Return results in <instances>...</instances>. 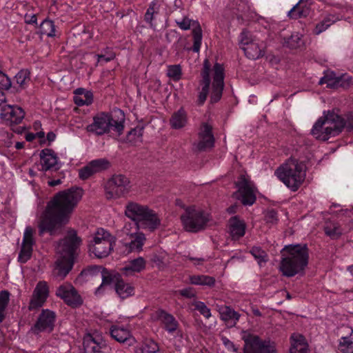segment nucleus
Here are the masks:
<instances>
[{"mask_svg": "<svg viewBox=\"0 0 353 353\" xmlns=\"http://www.w3.org/2000/svg\"><path fill=\"white\" fill-rule=\"evenodd\" d=\"M250 253L257 261V262L260 266L262 265V263H265L268 261V254L261 247L253 246L250 249Z\"/></svg>", "mask_w": 353, "mask_h": 353, "instance_id": "obj_41", "label": "nucleus"}, {"mask_svg": "<svg viewBox=\"0 0 353 353\" xmlns=\"http://www.w3.org/2000/svg\"><path fill=\"white\" fill-rule=\"evenodd\" d=\"M228 232L233 241L239 240L245 234L246 224L239 216L230 218L228 223Z\"/></svg>", "mask_w": 353, "mask_h": 353, "instance_id": "obj_22", "label": "nucleus"}, {"mask_svg": "<svg viewBox=\"0 0 353 353\" xmlns=\"http://www.w3.org/2000/svg\"><path fill=\"white\" fill-rule=\"evenodd\" d=\"M181 68L179 65H172L168 66V76L174 81H179L181 77Z\"/></svg>", "mask_w": 353, "mask_h": 353, "instance_id": "obj_52", "label": "nucleus"}, {"mask_svg": "<svg viewBox=\"0 0 353 353\" xmlns=\"http://www.w3.org/2000/svg\"><path fill=\"white\" fill-rule=\"evenodd\" d=\"M74 103L79 105H90V100L89 99L88 102H85L83 98L82 97H75L74 99Z\"/></svg>", "mask_w": 353, "mask_h": 353, "instance_id": "obj_63", "label": "nucleus"}, {"mask_svg": "<svg viewBox=\"0 0 353 353\" xmlns=\"http://www.w3.org/2000/svg\"><path fill=\"white\" fill-rule=\"evenodd\" d=\"M83 190L77 187L59 191L47 203L38 225L39 234L49 233L59 235L67 225L71 215L81 199Z\"/></svg>", "mask_w": 353, "mask_h": 353, "instance_id": "obj_1", "label": "nucleus"}, {"mask_svg": "<svg viewBox=\"0 0 353 353\" xmlns=\"http://www.w3.org/2000/svg\"><path fill=\"white\" fill-rule=\"evenodd\" d=\"M143 125H137L132 129L128 132L126 136V141L132 143H135L138 140H141L143 136Z\"/></svg>", "mask_w": 353, "mask_h": 353, "instance_id": "obj_43", "label": "nucleus"}, {"mask_svg": "<svg viewBox=\"0 0 353 353\" xmlns=\"http://www.w3.org/2000/svg\"><path fill=\"white\" fill-rule=\"evenodd\" d=\"M39 32L41 34L47 35L49 37L55 36V26L54 22L50 19H45L39 26Z\"/></svg>", "mask_w": 353, "mask_h": 353, "instance_id": "obj_40", "label": "nucleus"}, {"mask_svg": "<svg viewBox=\"0 0 353 353\" xmlns=\"http://www.w3.org/2000/svg\"><path fill=\"white\" fill-rule=\"evenodd\" d=\"M32 248L24 247L21 245V250L19 254L18 261L21 263H25L30 259L32 254Z\"/></svg>", "mask_w": 353, "mask_h": 353, "instance_id": "obj_49", "label": "nucleus"}, {"mask_svg": "<svg viewBox=\"0 0 353 353\" xmlns=\"http://www.w3.org/2000/svg\"><path fill=\"white\" fill-rule=\"evenodd\" d=\"M114 237L106 230L99 228L88 245V251L98 259L107 257L113 250Z\"/></svg>", "mask_w": 353, "mask_h": 353, "instance_id": "obj_8", "label": "nucleus"}, {"mask_svg": "<svg viewBox=\"0 0 353 353\" xmlns=\"http://www.w3.org/2000/svg\"><path fill=\"white\" fill-rule=\"evenodd\" d=\"M352 85H353V77L346 74L338 77V81H336V89L339 88L347 89Z\"/></svg>", "mask_w": 353, "mask_h": 353, "instance_id": "obj_48", "label": "nucleus"}, {"mask_svg": "<svg viewBox=\"0 0 353 353\" xmlns=\"http://www.w3.org/2000/svg\"><path fill=\"white\" fill-rule=\"evenodd\" d=\"M83 345L85 353H101L108 347L105 341H97L90 334L84 337Z\"/></svg>", "mask_w": 353, "mask_h": 353, "instance_id": "obj_28", "label": "nucleus"}, {"mask_svg": "<svg viewBox=\"0 0 353 353\" xmlns=\"http://www.w3.org/2000/svg\"><path fill=\"white\" fill-rule=\"evenodd\" d=\"M161 224V220L157 214L148 207L147 210L143 214L141 218L136 225L137 230L148 229L150 231H154Z\"/></svg>", "mask_w": 353, "mask_h": 353, "instance_id": "obj_20", "label": "nucleus"}, {"mask_svg": "<svg viewBox=\"0 0 353 353\" xmlns=\"http://www.w3.org/2000/svg\"><path fill=\"white\" fill-rule=\"evenodd\" d=\"M238 190L234 193L236 199L241 201L243 205H252L256 200V196L254 190V185L245 175L241 174L235 182Z\"/></svg>", "mask_w": 353, "mask_h": 353, "instance_id": "obj_11", "label": "nucleus"}, {"mask_svg": "<svg viewBox=\"0 0 353 353\" xmlns=\"http://www.w3.org/2000/svg\"><path fill=\"white\" fill-rule=\"evenodd\" d=\"M40 159L41 164V170L48 171L54 169L58 170L59 167H56L58 161V157L52 149L46 148L41 151Z\"/></svg>", "mask_w": 353, "mask_h": 353, "instance_id": "obj_24", "label": "nucleus"}, {"mask_svg": "<svg viewBox=\"0 0 353 353\" xmlns=\"http://www.w3.org/2000/svg\"><path fill=\"white\" fill-rule=\"evenodd\" d=\"M279 270L283 275L292 277L303 273L308 264L309 250L307 244L285 245L281 250Z\"/></svg>", "mask_w": 353, "mask_h": 353, "instance_id": "obj_4", "label": "nucleus"}, {"mask_svg": "<svg viewBox=\"0 0 353 353\" xmlns=\"http://www.w3.org/2000/svg\"><path fill=\"white\" fill-rule=\"evenodd\" d=\"M56 295L72 307H77L83 304V300L77 290L70 283L61 285L56 291Z\"/></svg>", "mask_w": 353, "mask_h": 353, "instance_id": "obj_13", "label": "nucleus"}, {"mask_svg": "<svg viewBox=\"0 0 353 353\" xmlns=\"http://www.w3.org/2000/svg\"><path fill=\"white\" fill-rule=\"evenodd\" d=\"M339 349L343 353H353V343L341 339Z\"/></svg>", "mask_w": 353, "mask_h": 353, "instance_id": "obj_57", "label": "nucleus"}, {"mask_svg": "<svg viewBox=\"0 0 353 353\" xmlns=\"http://www.w3.org/2000/svg\"><path fill=\"white\" fill-rule=\"evenodd\" d=\"M190 281L194 285H208L209 287L214 286L215 283V279L207 275H193L190 277Z\"/></svg>", "mask_w": 353, "mask_h": 353, "instance_id": "obj_38", "label": "nucleus"}, {"mask_svg": "<svg viewBox=\"0 0 353 353\" xmlns=\"http://www.w3.org/2000/svg\"><path fill=\"white\" fill-rule=\"evenodd\" d=\"M124 118L114 120L110 113L100 112L93 117V121L86 127V130L97 136L108 134L111 130L121 135L124 130Z\"/></svg>", "mask_w": 353, "mask_h": 353, "instance_id": "obj_6", "label": "nucleus"}, {"mask_svg": "<svg viewBox=\"0 0 353 353\" xmlns=\"http://www.w3.org/2000/svg\"><path fill=\"white\" fill-rule=\"evenodd\" d=\"M157 315L163 329L169 334H174L179 331V323L172 314L161 309L157 312Z\"/></svg>", "mask_w": 353, "mask_h": 353, "instance_id": "obj_23", "label": "nucleus"}, {"mask_svg": "<svg viewBox=\"0 0 353 353\" xmlns=\"http://www.w3.org/2000/svg\"><path fill=\"white\" fill-rule=\"evenodd\" d=\"M181 220L185 231L197 232L205 228L210 221V215L195 206H190L181 216Z\"/></svg>", "mask_w": 353, "mask_h": 353, "instance_id": "obj_7", "label": "nucleus"}, {"mask_svg": "<svg viewBox=\"0 0 353 353\" xmlns=\"http://www.w3.org/2000/svg\"><path fill=\"white\" fill-rule=\"evenodd\" d=\"M199 137H214L212 127L207 123H202Z\"/></svg>", "mask_w": 353, "mask_h": 353, "instance_id": "obj_56", "label": "nucleus"}, {"mask_svg": "<svg viewBox=\"0 0 353 353\" xmlns=\"http://www.w3.org/2000/svg\"><path fill=\"white\" fill-rule=\"evenodd\" d=\"M56 314L48 309L42 310L32 330L36 334L42 332H51L54 327Z\"/></svg>", "mask_w": 353, "mask_h": 353, "instance_id": "obj_16", "label": "nucleus"}, {"mask_svg": "<svg viewBox=\"0 0 353 353\" xmlns=\"http://www.w3.org/2000/svg\"><path fill=\"white\" fill-rule=\"evenodd\" d=\"M344 128L353 133V113L347 114L345 119L334 112L328 111L316 121L311 134L316 139L325 141L330 137L339 135Z\"/></svg>", "mask_w": 353, "mask_h": 353, "instance_id": "obj_3", "label": "nucleus"}, {"mask_svg": "<svg viewBox=\"0 0 353 353\" xmlns=\"http://www.w3.org/2000/svg\"><path fill=\"white\" fill-rule=\"evenodd\" d=\"M353 230V223H350L347 227L342 228L341 224L335 221H327L324 226V231L327 236L332 239H338L344 232Z\"/></svg>", "mask_w": 353, "mask_h": 353, "instance_id": "obj_25", "label": "nucleus"}, {"mask_svg": "<svg viewBox=\"0 0 353 353\" xmlns=\"http://www.w3.org/2000/svg\"><path fill=\"white\" fill-rule=\"evenodd\" d=\"M291 347L289 353H307V343L301 334H293L291 337Z\"/></svg>", "mask_w": 353, "mask_h": 353, "instance_id": "obj_30", "label": "nucleus"}, {"mask_svg": "<svg viewBox=\"0 0 353 353\" xmlns=\"http://www.w3.org/2000/svg\"><path fill=\"white\" fill-rule=\"evenodd\" d=\"M48 293L49 290L47 283L46 281H39L33 291L28 305V310L32 311L41 307L46 301Z\"/></svg>", "mask_w": 353, "mask_h": 353, "instance_id": "obj_19", "label": "nucleus"}, {"mask_svg": "<svg viewBox=\"0 0 353 353\" xmlns=\"http://www.w3.org/2000/svg\"><path fill=\"white\" fill-rule=\"evenodd\" d=\"M195 310H198L205 318L211 316L210 309L202 301H196L193 303Z\"/></svg>", "mask_w": 353, "mask_h": 353, "instance_id": "obj_53", "label": "nucleus"}, {"mask_svg": "<svg viewBox=\"0 0 353 353\" xmlns=\"http://www.w3.org/2000/svg\"><path fill=\"white\" fill-rule=\"evenodd\" d=\"M143 350L147 353H156L159 350V348L156 342L150 340L145 343Z\"/></svg>", "mask_w": 353, "mask_h": 353, "instance_id": "obj_58", "label": "nucleus"}, {"mask_svg": "<svg viewBox=\"0 0 353 353\" xmlns=\"http://www.w3.org/2000/svg\"><path fill=\"white\" fill-rule=\"evenodd\" d=\"M128 179L122 174L114 175L105 186L106 194L108 199L118 198L128 192Z\"/></svg>", "mask_w": 353, "mask_h": 353, "instance_id": "obj_12", "label": "nucleus"}, {"mask_svg": "<svg viewBox=\"0 0 353 353\" xmlns=\"http://www.w3.org/2000/svg\"><path fill=\"white\" fill-rule=\"evenodd\" d=\"M327 87L332 89H336V81L338 77L333 71H326Z\"/></svg>", "mask_w": 353, "mask_h": 353, "instance_id": "obj_54", "label": "nucleus"}, {"mask_svg": "<svg viewBox=\"0 0 353 353\" xmlns=\"http://www.w3.org/2000/svg\"><path fill=\"white\" fill-rule=\"evenodd\" d=\"M174 46L177 52L183 51L185 49V39L180 37Z\"/></svg>", "mask_w": 353, "mask_h": 353, "instance_id": "obj_61", "label": "nucleus"}, {"mask_svg": "<svg viewBox=\"0 0 353 353\" xmlns=\"http://www.w3.org/2000/svg\"><path fill=\"white\" fill-rule=\"evenodd\" d=\"M110 162L105 159L92 160L79 170V177L81 180H87L94 174L107 170Z\"/></svg>", "mask_w": 353, "mask_h": 353, "instance_id": "obj_17", "label": "nucleus"}, {"mask_svg": "<svg viewBox=\"0 0 353 353\" xmlns=\"http://www.w3.org/2000/svg\"><path fill=\"white\" fill-rule=\"evenodd\" d=\"M30 72L28 70H21L16 75L17 83L21 89H24L30 81Z\"/></svg>", "mask_w": 353, "mask_h": 353, "instance_id": "obj_44", "label": "nucleus"}, {"mask_svg": "<svg viewBox=\"0 0 353 353\" xmlns=\"http://www.w3.org/2000/svg\"><path fill=\"white\" fill-rule=\"evenodd\" d=\"M114 290L121 299H127L134 294V287L131 283L124 281L123 278L118 281V283H115Z\"/></svg>", "mask_w": 353, "mask_h": 353, "instance_id": "obj_31", "label": "nucleus"}, {"mask_svg": "<svg viewBox=\"0 0 353 353\" xmlns=\"http://www.w3.org/2000/svg\"><path fill=\"white\" fill-rule=\"evenodd\" d=\"M219 312L221 315V320L229 323L233 321L232 326H234L239 319L240 314L234 311L230 306L224 305L219 307Z\"/></svg>", "mask_w": 353, "mask_h": 353, "instance_id": "obj_33", "label": "nucleus"}, {"mask_svg": "<svg viewBox=\"0 0 353 353\" xmlns=\"http://www.w3.org/2000/svg\"><path fill=\"white\" fill-rule=\"evenodd\" d=\"M148 206L141 205L136 202H128L125 205V214L127 217L134 221L136 225L141 218L143 214L147 210Z\"/></svg>", "mask_w": 353, "mask_h": 353, "instance_id": "obj_27", "label": "nucleus"}, {"mask_svg": "<svg viewBox=\"0 0 353 353\" xmlns=\"http://www.w3.org/2000/svg\"><path fill=\"white\" fill-rule=\"evenodd\" d=\"M199 141L197 143V149L199 151H205L208 148H212L214 145V137H199Z\"/></svg>", "mask_w": 353, "mask_h": 353, "instance_id": "obj_45", "label": "nucleus"}, {"mask_svg": "<svg viewBox=\"0 0 353 353\" xmlns=\"http://www.w3.org/2000/svg\"><path fill=\"white\" fill-rule=\"evenodd\" d=\"M160 6L158 4V1L157 0L152 1L145 13L144 15V21L149 24L150 27L154 28L155 27V24L153 21L155 19L156 16L159 13Z\"/></svg>", "mask_w": 353, "mask_h": 353, "instance_id": "obj_35", "label": "nucleus"}, {"mask_svg": "<svg viewBox=\"0 0 353 353\" xmlns=\"http://www.w3.org/2000/svg\"><path fill=\"white\" fill-rule=\"evenodd\" d=\"M81 243V238L74 229L69 230L67 235L58 241L57 249L60 256L55 262L54 270L57 277L63 279L72 269Z\"/></svg>", "mask_w": 353, "mask_h": 353, "instance_id": "obj_2", "label": "nucleus"}, {"mask_svg": "<svg viewBox=\"0 0 353 353\" xmlns=\"http://www.w3.org/2000/svg\"><path fill=\"white\" fill-rule=\"evenodd\" d=\"M221 341L223 342V344L225 345V347L228 350H232L233 352H235V353H239L238 352V348L236 347L235 345L234 344L233 342H232L230 339H228L227 337L225 336H223L221 338Z\"/></svg>", "mask_w": 353, "mask_h": 353, "instance_id": "obj_59", "label": "nucleus"}, {"mask_svg": "<svg viewBox=\"0 0 353 353\" xmlns=\"http://www.w3.org/2000/svg\"><path fill=\"white\" fill-rule=\"evenodd\" d=\"M243 353H276L275 346L270 341L262 340L258 335L243 332Z\"/></svg>", "mask_w": 353, "mask_h": 353, "instance_id": "obj_9", "label": "nucleus"}, {"mask_svg": "<svg viewBox=\"0 0 353 353\" xmlns=\"http://www.w3.org/2000/svg\"><path fill=\"white\" fill-rule=\"evenodd\" d=\"M301 42V37L299 33H294L285 41V43L287 47L294 49L300 46Z\"/></svg>", "mask_w": 353, "mask_h": 353, "instance_id": "obj_50", "label": "nucleus"}, {"mask_svg": "<svg viewBox=\"0 0 353 353\" xmlns=\"http://www.w3.org/2000/svg\"><path fill=\"white\" fill-rule=\"evenodd\" d=\"M213 70L212 90L210 101L211 103H216L221 99L224 88V68L221 64L216 63Z\"/></svg>", "mask_w": 353, "mask_h": 353, "instance_id": "obj_15", "label": "nucleus"}, {"mask_svg": "<svg viewBox=\"0 0 353 353\" xmlns=\"http://www.w3.org/2000/svg\"><path fill=\"white\" fill-rule=\"evenodd\" d=\"M101 272L102 276V283L95 290V294L99 295L101 294L104 292V285H110L114 283H118V281L121 280L122 278V275L121 273L117 272L114 270H108L105 268H103L100 265H91L88 266L87 268L83 269L81 273L80 276H87L88 274L93 275L95 273Z\"/></svg>", "mask_w": 353, "mask_h": 353, "instance_id": "obj_10", "label": "nucleus"}, {"mask_svg": "<svg viewBox=\"0 0 353 353\" xmlns=\"http://www.w3.org/2000/svg\"><path fill=\"white\" fill-rule=\"evenodd\" d=\"M34 230L31 227H27L23 234L22 245L24 247L32 248L35 241L33 238Z\"/></svg>", "mask_w": 353, "mask_h": 353, "instance_id": "obj_46", "label": "nucleus"}, {"mask_svg": "<svg viewBox=\"0 0 353 353\" xmlns=\"http://www.w3.org/2000/svg\"><path fill=\"white\" fill-rule=\"evenodd\" d=\"M300 0L288 12V16L292 19H299L305 17L309 14V9L307 7H301Z\"/></svg>", "mask_w": 353, "mask_h": 353, "instance_id": "obj_39", "label": "nucleus"}, {"mask_svg": "<svg viewBox=\"0 0 353 353\" xmlns=\"http://www.w3.org/2000/svg\"><path fill=\"white\" fill-rule=\"evenodd\" d=\"M339 20V19L336 15L331 14L326 15L322 21L316 25L314 29V33L315 34H321Z\"/></svg>", "mask_w": 353, "mask_h": 353, "instance_id": "obj_37", "label": "nucleus"}, {"mask_svg": "<svg viewBox=\"0 0 353 353\" xmlns=\"http://www.w3.org/2000/svg\"><path fill=\"white\" fill-rule=\"evenodd\" d=\"M12 86L10 79L2 72L0 73V89L8 90Z\"/></svg>", "mask_w": 353, "mask_h": 353, "instance_id": "obj_55", "label": "nucleus"}, {"mask_svg": "<svg viewBox=\"0 0 353 353\" xmlns=\"http://www.w3.org/2000/svg\"><path fill=\"white\" fill-rule=\"evenodd\" d=\"M210 68L211 64L209 60L207 59H205L203 61V68L201 73L202 79L200 81V85L202 86V88L198 96L199 105H203L209 93L211 82L210 77Z\"/></svg>", "mask_w": 353, "mask_h": 353, "instance_id": "obj_21", "label": "nucleus"}, {"mask_svg": "<svg viewBox=\"0 0 353 353\" xmlns=\"http://www.w3.org/2000/svg\"><path fill=\"white\" fill-rule=\"evenodd\" d=\"M264 221L266 223L274 225L278 223L279 217L277 211L274 209H268L264 213Z\"/></svg>", "mask_w": 353, "mask_h": 353, "instance_id": "obj_47", "label": "nucleus"}, {"mask_svg": "<svg viewBox=\"0 0 353 353\" xmlns=\"http://www.w3.org/2000/svg\"><path fill=\"white\" fill-rule=\"evenodd\" d=\"M252 43H254V41L251 33L246 30H243L239 35L240 48L242 49V47L248 46V45Z\"/></svg>", "mask_w": 353, "mask_h": 353, "instance_id": "obj_51", "label": "nucleus"}, {"mask_svg": "<svg viewBox=\"0 0 353 353\" xmlns=\"http://www.w3.org/2000/svg\"><path fill=\"white\" fill-rule=\"evenodd\" d=\"M242 50L244 51L245 56L250 59L256 60L265 54L264 50L255 42L248 45V46L242 47Z\"/></svg>", "mask_w": 353, "mask_h": 353, "instance_id": "obj_36", "label": "nucleus"}, {"mask_svg": "<svg viewBox=\"0 0 353 353\" xmlns=\"http://www.w3.org/2000/svg\"><path fill=\"white\" fill-rule=\"evenodd\" d=\"M83 99L85 101V102H88L89 101V99L90 100V104L92 103L93 101V94L91 92H86L84 93L83 94Z\"/></svg>", "mask_w": 353, "mask_h": 353, "instance_id": "obj_64", "label": "nucleus"}, {"mask_svg": "<svg viewBox=\"0 0 353 353\" xmlns=\"http://www.w3.org/2000/svg\"><path fill=\"white\" fill-rule=\"evenodd\" d=\"M176 23L183 30H188L192 27L193 46L192 50L198 52L200 50L202 41V30L199 23L189 19L188 17H183L181 20L176 19Z\"/></svg>", "mask_w": 353, "mask_h": 353, "instance_id": "obj_14", "label": "nucleus"}, {"mask_svg": "<svg viewBox=\"0 0 353 353\" xmlns=\"http://www.w3.org/2000/svg\"><path fill=\"white\" fill-rule=\"evenodd\" d=\"M145 260L140 256L129 261V263L120 270L125 276H132L143 271L145 268Z\"/></svg>", "mask_w": 353, "mask_h": 353, "instance_id": "obj_29", "label": "nucleus"}, {"mask_svg": "<svg viewBox=\"0 0 353 353\" xmlns=\"http://www.w3.org/2000/svg\"><path fill=\"white\" fill-rule=\"evenodd\" d=\"M130 236L133 239H132L128 244H126V246L128 248V251H141L143 245L146 241L145 234L142 232H135L131 234Z\"/></svg>", "mask_w": 353, "mask_h": 353, "instance_id": "obj_34", "label": "nucleus"}, {"mask_svg": "<svg viewBox=\"0 0 353 353\" xmlns=\"http://www.w3.org/2000/svg\"><path fill=\"white\" fill-rule=\"evenodd\" d=\"M305 172L303 162L290 158L276 170L275 174L292 191H296L305 179Z\"/></svg>", "mask_w": 353, "mask_h": 353, "instance_id": "obj_5", "label": "nucleus"}, {"mask_svg": "<svg viewBox=\"0 0 353 353\" xmlns=\"http://www.w3.org/2000/svg\"><path fill=\"white\" fill-rule=\"evenodd\" d=\"M115 57V54L113 52H110L108 56L105 54H99L98 55V61H105V62L110 61L113 60Z\"/></svg>", "mask_w": 353, "mask_h": 353, "instance_id": "obj_62", "label": "nucleus"}, {"mask_svg": "<svg viewBox=\"0 0 353 353\" xmlns=\"http://www.w3.org/2000/svg\"><path fill=\"white\" fill-rule=\"evenodd\" d=\"M24 117V110L18 105H6L1 108L0 117L10 125L19 124Z\"/></svg>", "mask_w": 353, "mask_h": 353, "instance_id": "obj_18", "label": "nucleus"}, {"mask_svg": "<svg viewBox=\"0 0 353 353\" xmlns=\"http://www.w3.org/2000/svg\"><path fill=\"white\" fill-rule=\"evenodd\" d=\"M187 121V113L183 108H181L173 113L170 119V124L173 129H180L186 125Z\"/></svg>", "mask_w": 353, "mask_h": 353, "instance_id": "obj_32", "label": "nucleus"}, {"mask_svg": "<svg viewBox=\"0 0 353 353\" xmlns=\"http://www.w3.org/2000/svg\"><path fill=\"white\" fill-rule=\"evenodd\" d=\"M10 295V294L8 290L0 292V323L5 319V310L9 303Z\"/></svg>", "mask_w": 353, "mask_h": 353, "instance_id": "obj_42", "label": "nucleus"}, {"mask_svg": "<svg viewBox=\"0 0 353 353\" xmlns=\"http://www.w3.org/2000/svg\"><path fill=\"white\" fill-rule=\"evenodd\" d=\"M110 333L114 340L121 343H125L128 346L132 345L135 342V339L131 335L130 332L122 327L112 325L110 327Z\"/></svg>", "mask_w": 353, "mask_h": 353, "instance_id": "obj_26", "label": "nucleus"}, {"mask_svg": "<svg viewBox=\"0 0 353 353\" xmlns=\"http://www.w3.org/2000/svg\"><path fill=\"white\" fill-rule=\"evenodd\" d=\"M179 293L180 295L188 299H191L195 296V293L193 289L191 288L181 290L179 291Z\"/></svg>", "mask_w": 353, "mask_h": 353, "instance_id": "obj_60", "label": "nucleus"}]
</instances>
